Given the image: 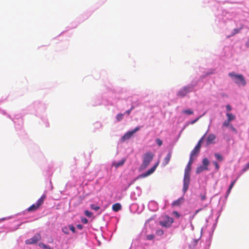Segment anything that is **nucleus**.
Masks as SVG:
<instances>
[{"mask_svg":"<svg viewBox=\"0 0 249 249\" xmlns=\"http://www.w3.org/2000/svg\"><path fill=\"white\" fill-rule=\"evenodd\" d=\"M154 155L151 152L145 153L143 157L142 162L140 167V170H143L146 169L154 158Z\"/></svg>","mask_w":249,"mask_h":249,"instance_id":"obj_1","label":"nucleus"},{"mask_svg":"<svg viewBox=\"0 0 249 249\" xmlns=\"http://www.w3.org/2000/svg\"><path fill=\"white\" fill-rule=\"evenodd\" d=\"M229 75L238 85L245 86L246 85V80L243 75L236 74L234 72H230L229 73Z\"/></svg>","mask_w":249,"mask_h":249,"instance_id":"obj_2","label":"nucleus"},{"mask_svg":"<svg viewBox=\"0 0 249 249\" xmlns=\"http://www.w3.org/2000/svg\"><path fill=\"white\" fill-rule=\"evenodd\" d=\"M45 198V195H43L42 196H41V197H40V198L37 200L36 204H33L28 208V211L32 212L37 210L40 207V206L43 203Z\"/></svg>","mask_w":249,"mask_h":249,"instance_id":"obj_3","label":"nucleus"},{"mask_svg":"<svg viewBox=\"0 0 249 249\" xmlns=\"http://www.w3.org/2000/svg\"><path fill=\"white\" fill-rule=\"evenodd\" d=\"M173 222L174 219L173 218L169 217V216H165L164 218V220L160 221L159 223L162 227L169 228L171 227Z\"/></svg>","mask_w":249,"mask_h":249,"instance_id":"obj_4","label":"nucleus"},{"mask_svg":"<svg viewBox=\"0 0 249 249\" xmlns=\"http://www.w3.org/2000/svg\"><path fill=\"white\" fill-rule=\"evenodd\" d=\"M192 89L193 86H188L184 87L178 91L177 95L179 97L182 98L185 96L188 93L192 91Z\"/></svg>","mask_w":249,"mask_h":249,"instance_id":"obj_5","label":"nucleus"},{"mask_svg":"<svg viewBox=\"0 0 249 249\" xmlns=\"http://www.w3.org/2000/svg\"><path fill=\"white\" fill-rule=\"evenodd\" d=\"M160 161H158L157 163L150 169H148L146 172L141 174L138 177V178H144L151 175L156 170L157 166L159 165Z\"/></svg>","mask_w":249,"mask_h":249,"instance_id":"obj_6","label":"nucleus"},{"mask_svg":"<svg viewBox=\"0 0 249 249\" xmlns=\"http://www.w3.org/2000/svg\"><path fill=\"white\" fill-rule=\"evenodd\" d=\"M140 129V127H137L134 129L129 131L126 133L122 138V141L123 142L125 141L126 140L130 139L132 135Z\"/></svg>","mask_w":249,"mask_h":249,"instance_id":"obj_7","label":"nucleus"},{"mask_svg":"<svg viewBox=\"0 0 249 249\" xmlns=\"http://www.w3.org/2000/svg\"><path fill=\"white\" fill-rule=\"evenodd\" d=\"M40 239H41V235L39 234H36L35 235H34L33 237H32L31 238L25 241V243L26 244H28V245L36 244L38 241H39Z\"/></svg>","mask_w":249,"mask_h":249,"instance_id":"obj_8","label":"nucleus"},{"mask_svg":"<svg viewBox=\"0 0 249 249\" xmlns=\"http://www.w3.org/2000/svg\"><path fill=\"white\" fill-rule=\"evenodd\" d=\"M216 138L215 135L213 134H210L206 140V143L207 145H210L212 143H214V141Z\"/></svg>","mask_w":249,"mask_h":249,"instance_id":"obj_9","label":"nucleus"},{"mask_svg":"<svg viewBox=\"0 0 249 249\" xmlns=\"http://www.w3.org/2000/svg\"><path fill=\"white\" fill-rule=\"evenodd\" d=\"M171 156L172 152L169 151L168 153L167 154L166 157L163 160L162 164L164 166H165L169 163L171 158Z\"/></svg>","mask_w":249,"mask_h":249,"instance_id":"obj_10","label":"nucleus"},{"mask_svg":"<svg viewBox=\"0 0 249 249\" xmlns=\"http://www.w3.org/2000/svg\"><path fill=\"white\" fill-rule=\"evenodd\" d=\"M184 201L183 197H180L176 201L172 202V205L173 207L180 206Z\"/></svg>","mask_w":249,"mask_h":249,"instance_id":"obj_11","label":"nucleus"},{"mask_svg":"<svg viewBox=\"0 0 249 249\" xmlns=\"http://www.w3.org/2000/svg\"><path fill=\"white\" fill-rule=\"evenodd\" d=\"M193 162V159L192 158H190L189 161L187 165L186 166L185 169V172H188L190 173L191 170V165Z\"/></svg>","mask_w":249,"mask_h":249,"instance_id":"obj_12","label":"nucleus"},{"mask_svg":"<svg viewBox=\"0 0 249 249\" xmlns=\"http://www.w3.org/2000/svg\"><path fill=\"white\" fill-rule=\"evenodd\" d=\"M183 182L190 183V173H184Z\"/></svg>","mask_w":249,"mask_h":249,"instance_id":"obj_13","label":"nucleus"},{"mask_svg":"<svg viewBox=\"0 0 249 249\" xmlns=\"http://www.w3.org/2000/svg\"><path fill=\"white\" fill-rule=\"evenodd\" d=\"M122 208V206L120 203H117L113 205L112 210L115 212L120 211Z\"/></svg>","mask_w":249,"mask_h":249,"instance_id":"obj_14","label":"nucleus"},{"mask_svg":"<svg viewBox=\"0 0 249 249\" xmlns=\"http://www.w3.org/2000/svg\"><path fill=\"white\" fill-rule=\"evenodd\" d=\"M208 170V167L203 166H200L198 167L196 169V173L197 174H199L203 171Z\"/></svg>","mask_w":249,"mask_h":249,"instance_id":"obj_15","label":"nucleus"},{"mask_svg":"<svg viewBox=\"0 0 249 249\" xmlns=\"http://www.w3.org/2000/svg\"><path fill=\"white\" fill-rule=\"evenodd\" d=\"M199 151L200 150L196 149V148L195 147L190 154V158H192L193 159L194 156L198 154Z\"/></svg>","mask_w":249,"mask_h":249,"instance_id":"obj_16","label":"nucleus"},{"mask_svg":"<svg viewBox=\"0 0 249 249\" xmlns=\"http://www.w3.org/2000/svg\"><path fill=\"white\" fill-rule=\"evenodd\" d=\"M226 116L228 118L227 120L230 122H231L232 120H234L235 119V116L231 113H227L226 114Z\"/></svg>","mask_w":249,"mask_h":249,"instance_id":"obj_17","label":"nucleus"},{"mask_svg":"<svg viewBox=\"0 0 249 249\" xmlns=\"http://www.w3.org/2000/svg\"><path fill=\"white\" fill-rule=\"evenodd\" d=\"M235 181H236V180H233V181H232V182L230 184V185L229 186V189L227 190V193H226L227 196L230 194V192L231 191V190L232 189V187H233V186H234V184L235 183Z\"/></svg>","mask_w":249,"mask_h":249,"instance_id":"obj_18","label":"nucleus"},{"mask_svg":"<svg viewBox=\"0 0 249 249\" xmlns=\"http://www.w3.org/2000/svg\"><path fill=\"white\" fill-rule=\"evenodd\" d=\"M38 246L44 249H52L50 246H48L43 243H39Z\"/></svg>","mask_w":249,"mask_h":249,"instance_id":"obj_19","label":"nucleus"},{"mask_svg":"<svg viewBox=\"0 0 249 249\" xmlns=\"http://www.w3.org/2000/svg\"><path fill=\"white\" fill-rule=\"evenodd\" d=\"M214 156L219 161H221L223 160V157L219 153H215Z\"/></svg>","mask_w":249,"mask_h":249,"instance_id":"obj_20","label":"nucleus"},{"mask_svg":"<svg viewBox=\"0 0 249 249\" xmlns=\"http://www.w3.org/2000/svg\"><path fill=\"white\" fill-rule=\"evenodd\" d=\"M202 163L203 165V166H206L207 167V166L209 164V161L208 159L205 158L202 160Z\"/></svg>","mask_w":249,"mask_h":249,"instance_id":"obj_21","label":"nucleus"},{"mask_svg":"<svg viewBox=\"0 0 249 249\" xmlns=\"http://www.w3.org/2000/svg\"><path fill=\"white\" fill-rule=\"evenodd\" d=\"M90 207L92 210L97 211L100 209V207L98 206H96L93 204H92L90 205Z\"/></svg>","mask_w":249,"mask_h":249,"instance_id":"obj_22","label":"nucleus"},{"mask_svg":"<svg viewBox=\"0 0 249 249\" xmlns=\"http://www.w3.org/2000/svg\"><path fill=\"white\" fill-rule=\"evenodd\" d=\"M125 160L123 159L120 161H119V162H118L116 164H115V166L118 167H119V166H121L122 165H123L124 162H125Z\"/></svg>","mask_w":249,"mask_h":249,"instance_id":"obj_23","label":"nucleus"},{"mask_svg":"<svg viewBox=\"0 0 249 249\" xmlns=\"http://www.w3.org/2000/svg\"><path fill=\"white\" fill-rule=\"evenodd\" d=\"M189 183L183 182V191L185 193L188 189Z\"/></svg>","mask_w":249,"mask_h":249,"instance_id":"obj_24","label":"nucleus"},{"mask_svg":"<svg viewBox=\"0 0 249 249\" xmlns=\"http://www.w3.org/2000/svg\"><path fill=\"white\" fill-rule=\"evenodd\" d=\"M124 114H118L116 116V119L118 121H120L123 119Z\"/></svg>","mask_w":249,"mask_h":249,"instance_id":"obj_25","label":"nucleus"},{"mask_svg":"<svg viewBox=\"0 0 249 249\" xmlns=\"http://www.w3.org/2000/svg\"><path fill=\"white\" fill-rule=\"evenodd\" d=\"M183 113L188 114V115H191L193 114V111L191 110V109H186L184 110L183 111Z\"/></svg>","mask_w":249,"mask_h":249,"instance_id":"obj_26","label":"nucleus"},{"mask_svg":"<svg viewBox=\"0 0 249 249\" xmlns=\"http://www.w3.org/2000/svg\"><path fill=\"white\" fill-rule=\"evenodd\" d=\"M84 213L87 216L89 217H90L92 216V213L88 210H86L84 212Z\"/></svg>","mask_w":249,"mask_h":249,"instance_id":"obj_27","label":"nucleus"},{"mask_svg":"<svg viewBox=\"0 0 249 249\" xmlns=\"http://www.w3.org/2000/svg\"><path fill=\"white\" fill-rule=\"evenodd\" d=\"M230 121H229V120H227L226 121H225L222 124V126H224V127H227L228 126H230Z\"/></svg>","mask_w":249,"mask_h":249,"instance_id":"obj_28","label":"nucleus"},{"mask_svg":"<svg viewBox=\"0 0 249 249\" xmlns=\"http://www.w3.org/2000/svg\"><path fill=\"white\" fill-rule=\"evenodd\" d=\"M200 197L202 201H204L206 199V193L205 192L204 194L200 195Z\"/></svg>","mask_w":249,"mask_h":249,"instance_id":"obj_29","label":"nucleus"},{"mask_svg":"<svg viewBox=\"0 0 249 249\" xmlns=\"http://www.w3.org/2000/svg\"><path fill=\"white\" fill-rule=\"evenodd\" d=\"M164 233V231L161 229H159L156 231V234L158 235H162Z\"/></svg>","mask_w":249,"mask_h":249,"instance_id":"obj_30","label":"nucleus"},{"mask_svg":"<svg viewBox=\"0 0 249 249\" xmlns=\"http://www.w3.org/2000/svg\"><path fill=\"white\" fill-rule=\"evenodd\" d=\"M249 169V162L247 164H246V165L245 166V167L243 168L242 172H245Z\"/></svg>","mask_w":249,"mask_h":249,"instance_id":"obj_31","label":"nucleus"},{"mask_svg":"<svg viewBox=\"0 0 249 249\" xmlns=\"http://www.w3.org/2000/svg\"><path fill=\"white\" fill-rule=\"evenodd\" d=\"M156 142L157 144L159 146H160L162 144V141L159 138H158L156 140Z\"/></svg>","mask_w":249,"mask_h":249,"instance_id":"obj_32","label":"nucleus"},{"mask_svg":"<svg viewBox=\"0 0 249 249\" xmlns=\"http://www.w3.org/2000/svg\"><path fill=\"white\" fill-rule=\"evenodd\" d=\"M155 236L153 234H149L146 236V239L149 240H151L154 239Z\"/></svg>","mask_w":249,"mask_h":249,"instance_id":"obj_33","label":"nucleus"},{"mask_svg":"<svg viewBox=\"0 0 249 249\" xmlns=\"http://www.w3.org/2000/svg\"><path fill=\"white\" fill-rule=\"evenodd\" d=\"M230 127L231 130L232 131H233V132H234L235 134H236L237 133V130L236 129V128L235 127H234V126L232 125L231 124L230 125Z\"/></svg>","mask_w":249,"mask_h":249,"instance_id":"obj_34","label":"nucleus"},{"mask_svg":"<svg viewBox=\"0 0 249 249\" xmlns=\"http://www.w3.org/2000/svg\"><path fill=\"white\" fill-rule=\"evenodd\" d=\"M172 214L176 216L177 218H179L180 217V214L178 213L177 211H174L172 213Z\"/></svg>","mask_w":249,"mask_h":249,"instance_id":"obj_35","label":"nucleus"},{"mask_svg":"<svg viewBox=\"0 0 249 249\" xmlns=\"http://www.w3.org/2000/svg\"><path fill=\"white\" fill-rule=\"evenodd\" d=\"M81 222L84 224H87L88 222V220L87 218L83 217L81 219Z\"/></svg>","mask_w":249,"mask_h":249,"instance_id":"obj_36","label":"nucleus"},{"mask_svg":"<svg viewBox=\"0 0 249 249\" xmlns=\"http://www.w3.org/2000/svg\"><path fill=\"white\" fill-rule=\"evenodd\" d=\"M69 227L71 231L73 232H75V228L71 225H70Z\"/></svg>","mask_w":249,"mask_h":249,"instance_id":"obj_37","label":"nucleus"},{"mask_svg":"<svg viewBox=\"0 0 249 249\" xmlns=\"http://www.w3.org/2000/svg\"><path fill=\"white\" fill-rule=\"evenodd\" d=\"M213 164L215 165V168H216V170L218 171L219 170V166L217 162H216V161H214L213 162Z\"/></svg>","mask_w":249,"mask_h":249,"instance_id":"obj_38","label":"nucleus"},{"mask_svg":"<svg viewBox=\"0 0 249 249\" xmlns=\"http://www.w3.org/2000/svg\"><path fill=\"white\" fill-rule=\"evenodd\" d=\"M226 107V109L227 110V111H230L231 110V107L230 105H227Z\"/></svg>","mask_w":249,"mask_h":249,"instance_id":"obj_39","label":"nucleus"},{"mask_svg":"<svg viewBox=\"0 0 249 249\" xmlns=\"http://www.w3.org/2000/svg\"><path fill=\"white\" fill-rule=\"evenodd\" d=\"M62 231L66 234H68V233H69L68 231L67 228L66 227H64L62 229Z\"/></svg>","mask_w":249,"mask_h":249,"instance_id":"obj_40","label":"nucleus"},{"mask_svg":"<svg viewBox=\"0 0 249 249\" xmlns=\"http://www.w3.org/2000/svg\"><path fill=\"white\" fill-rule=\"evenodd\" d=\"M133 109V107H132L130 109H129L125 111V113L127 114L128 115L130 114L131 110Z\"/></svg>","mask_w":249,"mask_h":249,"instance_id":"obj_41","label":"nucleus"},{"mask_svg":"<svg viewBox=\"0 0 249 249\" xmlns=\"http://www.w3.org/2000/svg\"><path fill=\"white\" fill-rule=\"evenodd\" d=\"M205 135H206V134H205ZM205 136V135H204V136H203V137H202V138L199 140V141H198V143H200V144H201V143H202V141H203V140L204 139V138Z\"/></svg>","mask_w":249,"mask_h":249,"instance_id":"obj_42","label":"nucleus"},{"mask_svg":"<svg viewBox=\"0 0 249 249\" xmlns=\"http://www.w3.org/2000/svg\"><path fill=\"white\" fill-rule=\"evenodd\" d=\"M201 144H200V143H197V144L195 146V147L196 148V149H198L199 150H200V147H201Z\"/></svg>","mask_w":249,"mask_h":249,"instance_id":"obj_43","label":"nucleus"},{"mask_svg":"<svg viewBox=\"0 0 249 249\" xmlns=\"http://www.w3.org/2000/svg\"><path fill=\"white\" fill-rule=\"evenodd\" d=\"M246 46L247 47H249V38L248 39V40L246 42Z\"/></svg>","mask_w":249,"mask_h":249,"instance_id":"obj_44","label":"nucleus"},{"mask_svg":"<svg viewBox=\"0 0 249 249\" xmlns=\"http://www.w3.org/2000/svg\"><path fill=\"white\" fill-rule=\"evenodd\" d=\"M77 227L80 229V230H81L82 228H83V226L81 225H77Z\"/></svg>","mask_w":249,"mask_h":249,"instance_id":"obj_45","label":"nucleus"},{"mask_svg":"<svg viewBox=\"0 0 249 249\" xmlns=\"http://www.w3.org/2000/svg\"><path fill=\"white\" fill-rule=\"evenodd\" d=\"M198 120V119L197 118V119H196V120H195L193 121L192 122V123H192V124H194V123H196V122Z\"/></svg>","mask_w":249,"mask_h":249,"instance_id":"obj_46","label":"nucleus"},{"mask_svg":"<svg viewBox=\"0 0 249 249\" xmlns=\"http://www.w3.org/2000/svg\"><path fill=\"white\" fill-rule=\"evenodd\" d=\"M5 219H6V218H2L1 220H5Z\"/></svg>","mask_w":249,"mask_h":249,"instance_id":"obj_47","label":"nucleus"},{"mask_svg":"<svg viewBox=\"0 0 249 249\" xmlns=\"http://www.w3.org/2000/svg\"><path fill=\"white\" fill-rule=\"evenodd\" d=\"M199 211V210H197L196 212V214L197 213H198V212Z\"/></svg>","mask_w":249,"mask_h":249,"instance_id":"obj_48","label":"nucleus"}]
</instances>
